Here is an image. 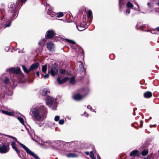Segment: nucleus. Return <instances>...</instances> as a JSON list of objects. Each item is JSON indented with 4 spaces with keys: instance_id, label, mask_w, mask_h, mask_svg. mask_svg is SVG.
Here are the masks:
<instances>
[{
    "instance_id": "1",
    "label": "nucleus",
    "mask_w": 159,
    "mask_h": 159,
    "mask_svg": "<svg viewBox=\"0 0 159 159\" xmlns=\"http://www.w3.org/2000/svg\"><path fill=\"white\" fill-rule=\"evenodd\" d=\"M47 113V108L43 105L39 104L32 109L30 114L37 119H41L46 118Z\"/></svg>"
},
{
    "instance_id": "2",
    "label": "nucleus",
    "mask_w": 159,
    "mask_h": 159,
    "mask_svg": "<svg viewBox=\"0 0 159 159\" xmlns=\"http://www.w3.org/2000/svg\"><path fill=\"white\" fill-rule=\"evenodd\" d=\"M47 105L53 110H56L57 106V100L56 98L48 97L46 100Z\"/></svg>"
},
{
    "instance_id": "3",
    "label": "nucleus",
    "mask_w": 159,
    "mask_h": 159,
    "mask_svg": "<svg viewBox=\"0 0 159 159\" xmlns=\"http://www.w3.org/2000/svg\"><path fill=\"white\" fill-rule=\"evenodd\" d=\"M8 136L12 138L13 139H15L17 141V142L23 148H24L26 151L27 153L32 156L35 157L36 159H39V157L36 155L34 154L33 152L31 151L25 145L20 143V142L17 141V139L16 138L11 136Z\"/></svg>"
},
{
    "instance_id": "4",
    "label": "nucleus",
    "mask_w": 159,
    "mask_h": 159,
    "mask_svg": "<svg viewBox=\"0 0 159 159\" xmlns=\"http://www.w3.org/2000/svg\"><path fill=\"white\" fill-rule=\"evenodd\" d=\"M9 149V146L8 144H2L0 145V152L1 153L7 152Z\"/></svg>"
},
{
    "instance_id": "5",
    "label": "nucleus",
    "mask_w": 159,
    "mask_h": 159,
    "mask_svg": "<svg viewBox=\"0 0 159 159\" xmlns=\"http://www.w3.org/2000/svg\"><path fill=\"white\" fill-rule=\"evenodd\" d=\"M7 71H9L11 73L19 74L20 70L19 68H11L7 70Z\"/></svg>"
},
{
    "instance_id": "6",
    "label": "nucleus",
    "mask_w": 159,
    "mask_h": 159,
    "mask_svg": "<svg viewBox=\"0 0 159 159\" xmlns=\"http://www.w3.org/2000/svg\"><path fill=\"white\" fill-rule=\"evenodd\" d=\"M55 34L54 30H51L47 31L46 34V37L47 38L51 39L53 37Z\"/></svg>"
},
{
    "instance_id": "7",
    "label": "nucleus",
    "mask_w": 159,
    "mask_h": 159,
    "mask_svg": "<svg viewBox=\"0 0 159 159\" xmlns=\"http://www.w3.org/2000/svg\"><path fill=\"white\" fill-rule=\"evenodd\" d=\"M55 47L54 44L51 42H48L47 44V48L50 51L54 50Z\"/></svg>"
},
{
    "instance_id": "8",
    "label": "nucleus",
    "mask_w": 159,
    "mask_h": 159,
    "mask_svg": "<svg viewBox=\"0 0 159 159\" xmlns=\"http://www.w3.org/2000/svg\"><path fill=\"white\" fill-rule=\"evenodd\" d=\"M87 93H85L84 95H80L79 94H77L75 95L73 98L74 99L78 101L82 99L86 95Z\"/></svg>"
},
{
    "instance_id": "9",
    "label": "nucleus",
    "mask_w": 159,
    "mask_h": 159,
    "mask_svg": "<svg viewBox=\"0 0 159 159\" xmlns=\"http://www.w3.org/2000/svg\"><path fill=\"white\" fill-rule=\"evenodd\" d=\"M58 68L57 67H53L51 69L50 73L52 76L57 75L58 73Z\"/></svg>"
},
{
    "instance_id": "10",
    "label": "nucleus",
    "mask_w": 159,
    "mask_h": 159,
    "mask_svg": "<svg viewBox=\"0 0 159 159\" xmlns=\"http://www.w3.org/2000/svg\"><path fill=\"white\" fill-rule=\"evenodd\" d=\"M17 5L18 4H16V5H15L14 3L11 4L10 6L9 10L11 12H13L14 13L16 10Z\"/></svg>"
},
{
    "instance_id": "11",
    "label": "nucleus",
    "mask_w": 159,
    "mask_h": 159,
    "mask_svg": "<svg viewBox=\"0 0 159 159\" xmlns=\"http://www.w3.org/2000/svg\"><path fill=\"white\" fill-rule=\"evenodd\" d=\"M68 80V78L67 77H65L61 80H60V78L58 77L57 79V81L58 83L60 84H62Z\"/></svg>"
},
{
    "instance_id": "12",
    "label": "nucleus",
    "mask_w": 159,
    "mask_h": 159,
    "mask_svg": "<svg viewBox=\"0 0 159 159\" xmlns=\"http://www.w3.org/2000/svg\"><path fill=\"white\" fill-rule=\"evenodd\" d=\"M39 65L38 63H36L32 64L29 68V70L31 71L36 69Z\"/></svg>"
},
{
    "instance_id": "13",
    "label": "nucleus",
    "mask_w": 159,
    "mask_h": 159,
    "mask_svg": "<svg viewBox=\"0 0 159 159\" xmlns=\"http://www.w3.org/2000/svg\"><path fill=\"white\" fill-rule=\"evenodd\" d=\"M139 154V151L137 150H134L132 151L130 154L131 156H138Z\"/></svg>"
},
{
    "instance_id": "14",
    "label": "nucleus",
    "mask_w": 159,
    "mask_h": 159,
    "mask_svg": "<svg viewBox=\"0 0 159 159\" xmlns=\"http://www.w3.org/2000/svg\"><path fill=\"white\" fill-rule=\"evenodd\" d=\"M11 145L13 148L19 154V151L17 150V148L16 146V143L14 141L12 142Z\"/></svg>"
},
{
    "instance_id": "15",
    "label": "nucleus",
    "mask_w": 159,
    "mask_h": 159,
    "mask_svg": "<svg viewBox=\"0 0 159 159\" xmlns=\"http://www.w3.org/2000/svg\"><path fill=\"white\" fill-rule=\"evenodd\" d=\"M152 96V93L150 92H147L144 94V96L146 98H148L151 97Z\"/></svg>"
},
{
    "instance_id": "16",
    "label": "nucleus",
    "mask_w": 159,
    "mask_h": 159,
    "mask_svg": "<svg viewBox=\"0 0 159 159\" xmlns=\"http://www.w3.org/2000/svg\"><path fill=\"white\" fill-rule=\"evenodd\" d=\"M2 112L3 114L9 116H12L14 113V112L12 111H6L2 110Z\"/></svg>"
},
{
    "instance_id": "17",
    "label": "nucleus",
    "mask_w": 159,
    "mask_h": 159,
    "mask_svg": "<svg viewBox=\"0 0 159 159\" xmlns=\"http://www.w3.org/2000/svg\"><path fill=\"white\" fill-rule=\"evenodd\" d=\"M49 91L46 89H44L41 90V93L43 96L46 95L48 93H49Z\"/></svg>"
},
{
    "instance_id": "18",
    "label": "nucleus",
    "mask_w": 159,
    "mask_h": 159,
    "mask_svg": "<svg viewBox=\"0 0 159 159\" xmlns=\"http://www.w3.org/2000/svg\"><path fill=\"white\" fill-rule=\"evenodd\" d=\"M35 122L38 125L40 126H41L42 124L43 123V122L42 120H35Z\"/></svg>"
},
{
    "instance_id": "19",
    "label": "nucleus",
    "mask_w": 159,
    "mask_h": 159,
    "mask_svg": "<svg viewBox=\"0 0 159 159\" xmlns=\"http://www.w3.org/2000/svg\"><path fill=\"white\" fill-rule=\"evenodd\" d=\"M67 157H77V156L74 153H69L67 155Z\"/></svg>"
},
{
    "instance_id": "20",
    "label": "nucleus",
    "mask_w": 159,
    "mask_h": 159,
    "mask_svg": "<svg viewBox=\"0 0 159 159\" xmlns=\"http://www.w3.org/2000/svg\"><path fill=\"white\" fill-rule=\"evenodd\" d=\"M126 7L128 8H133V5L130 2H128L126 4Z\"/></svg>"
},
{
    "instance_id": "21",
    "label": "nucleus",
    "mask_w": 159,
    "mask_h": 159,
    "mask_svg": "<svg viewBox=\"0 0 159 159\" xmlns=\"http://www.w3.org/2000/svg\"><path fill=\"white\" fill-rule=\"evenodd\" d=\"M47 66L45 65L44 66H43L42 67V71L44 73H46L47 71Z\"/></svg>"
},
{
    "instance_id": "22",
    "label": "nucleus",
    "mask_w": 159,
    "mask_h": 159,
    "mask_svg": "<svg viewBox=\"0 0 159 159\" xmlns=\"http://www.w3.org/2000/svg\"><path fill=\"white\" fill-rule=\"evenodd\" d=\"M69 83L70 84H73L75 83V78L74 77H72L70 80Z\"/></svg>"
},
{
    "instance_id": "23",
    "label": "nucleus",
    "mask_w": 159,
    "mask_h": 159,
    "mask_svg": "<svg viewBox=\"0 0 159 159\" xmlns=\"http://www.w3.org/2000/svg\"><path fill=\"white\" fill-rule=\"evenodd\" d=\"M76 27L78 30L80 31H82L85 29L84 27L81 26L80 25L78 26H76Z\"/></svg>"
},
{
    "instance_id": "24",
    "label": "nucleus",
    "mask_w": 159,
    "mask_h": 159,
    "mask_svg": "<svg viewBox=\"0 0 159 159\" xmlns=\"http://www.w3.org/2000/svg\"><path fill=\"white\" fill-rule=\"evenodd\" d=\"M124 0H119V5L120 8H121L122 6L124 4Z\"/></svg>"
},
{
    "instance_id": "25",
    "label": "nucleus",
    "mask_w": 159,
    "mask_h": 159,
    "mask_svg": "<svg viewBox=\"0 0 159 159\" xmlns=\"http://www.w3.org/2000/svg\"><path fill=\"white\" fill-rule=\"evenodd\" d=\"M87 16L89 18H91L92 17V12L90 10H89L88 11Z\"/></svg>"
},
{
    "instance_id": "26",
    "label": "nucleus",
    "mask_w": 159,
    "mask_h": 159,
    "mask_svg": "<svg viewBox=\"0 0 159 159\" xmlns=\"http://www.w3.org/2000/svg\"><path fill=\"white\" fill-rule=\"evenodd\" d=\"M80 25L81 26L84 27L85 29L88 27V26L86 25L85 23L84 22H82L80 24Z\"/></svg>"
},
{
    "instance_id": "27",
    "label": "nucleus",
    "mask_w": 159,
    "mask_h": 159,
    "mask_svg": "<svg viewBox=\"0 0 159 159\" xmlns=\"http://www.w3.org/2000/svg\"><path fill=\"white\" fill-rule=\"evenodd\" d=\"M148 153V151L147 150H144L142 152L143 156H145Z\"/></svg>"
},
{
    "instance_id": "28",
    "label": "nucleus",
    "mask_w": 159,
    "mask_h": 159,
    "mask_svg": "<svg viewBox=\"0 0 159 159\" xmlns=\"http://www.w3.org/2000/svg\"><path fill=\"white\" fill-rule=\"evenodd\" d=\"M22 67L24 71L26 73H28L30 70H29V69H28L25 66H22Z\"/></svg>"
},
{
    "instance_id": "29",
    "label": "nucleus",
    "mask_w": 159,
    "mask_h": 159,
    "mask_svg": "<svg viewBox=\"0 0 159 159\" xmlns=\"http://www.w3.org/2000/svg\"><path fill=\"white\" fill-rule=\"evenodd\" d=\"M89 155L90 157L92 159H95L93 154V152L92 151H91Z\"/></svg>"
},
{
    "instance_id": "30",
    "label": "nucleus",
    "mask_w": 159,
    "mask_h": 159,
    "mask_svg": "<svg viewBox=\"0 0 159 159\" xmlns=\"http://www.w3.org/2000/svg\"><path fill=\"white\" fill-rule=\"evenodd\" d=\"M57 122H58L59 124L60 125L63 124L64 122V120H55Z\"/></svg>"
},
{
    "instance_id": "31",
    "label": "nucleus",
    "mask_w": 159,
    "mask_h": 159,
    "mask_svg": "<svg viewBox=\"0 0 159 159\" xmlns=\"http://www.w3.org/2000/svg\"><path fill=\"white\" fill-rule=\"evenodd\" d=\"M20 122L23 125L26 126V123L25 122V120H19Z\"/></svg>"
},
{
    "instance_id": "32",
    "label": "nucleus",
    "mask_w": 159,
    "mask_h": 159,
    "mask_svg": "<svg viewBox=\"0 0 159 159\" xmlns=\"http://www.w3.org/2000/svg\"><path fill=\"white\" fill-rule=\"evenodd\" d=\"M63 15V14L62 12H60L57 13V17H60L62 16Z\"/></svg>"
},
{
    "instance_id": "33",
    "label": "nucleus",
    "mask_w": 159,
    "mask_h": 159,
    "mask_svg": "<svg viewBox=\"0 0 159 159\" xmlns=\"http://www.w3.org/2000/svg\"><path fill=\"white\" fill-rule=\"evenodd\" d=\"M130 9H127L126 11L125 12V15H127L130 13Z\"/></svg>"
},
{
    "instance_id": "34",
    "label": "nucleus",
    "mask_w": 159,
    "mask_h": 159,
    "mask_svg": "<svg viewBox=\"0 0 159 159\" xmlns=\"http://www.w3.org/2000/svg\"><path fill=\"white\" fill-rule=\"evenodd\" d=\"M65 40L67 42H68L69 43H71L72 44H75V42L72 40H69L68 39H65Z\"/></svg>"
},
{
    "instance_id": "35",
    "label": "nucleus",
    "mask_w": 159,
    "mask_h": 159,
    "mask_svg": "<svg viewBox=\"0 0 159 159\" xmlns=\"http://www.w3.org/2000/svg\"><path fill=\"white\" fill-rule=\"evenodd\" d=\"M44 39H42L40 40L39 42V44L40 46L42 45L44 43Z\"/></svg>"
},
{
    "instance_id": "36",
    "label": "nucleus",
    "mask_w": 159,
    "mask_h": 159,
    "mask_svg": "<svg viewBox=\"0 0 159 159\" xmlns=\"http://www.w3.org/2000/svg\"><path fill=\"white\" fill-rule=\"evenodd\" d=\"M9 79L8 78H6L5 80H4V83L5 84H7L8 83V82H9Z\"/></svg>"
},
{
    "instance_id": "37",
    "label": "nucleus",
    "mask_w": 159,
    "mask_h": 159,
    "mask_svg": "<svg viewBox=\"0 0 159 159\" xmlns=\"http://www.w3.org/2000/svg\"><path fill=\"white\" fill-rule=\"evenodd\" d=\"M56 14L55 13L53 12H51L49 15H50L51 17H54L56 15Z\"/></svg>"
},
{
    "instance_id": "38",
    "label": "nucleus",
    "mask_w": 159,
    "mask_h": 159,
    "mask_svg": "<svg viewBox=\"0 0 159 159\" xmlns=\"http://www.w3.org/2000/svg\"><path fill=\"white\" fill-rule=\"evenodd\" d=\"M71 118H72L71 117V116H66V117L64 118L65 119H71Z\"/></svg>"
},
{
    "instance_id": "39",
    "label": "nucleus",
    "mask_w": 159,
    "mask_h": 159,
    "mask_svg": "<svg viewBox=\"0 0 159 159\" xmlns=\"http://www.w3.org/2000/svg\"><path fill=\"white\" fill-rule=\"evenodd\" d=\"M21 116H22V117H18L17 118L18 119L21 120V119H24V118H25V117L23 115H21Z\"/></svg>"
},
{
    "instance_id": "40",
    "label": "nucleus",
    "mask_w": 159,
    "mask_h": 159,
    "mask_svg": "<svg viewBox=\"0 0 159 159\" xmlns=\"http://www.w3.org/2000/svg\"><path fill=\"white\" fill-rule=\"evenodd\" d=\"M65 72H66V71H65V70H63V69L61 70V73L63 74H65Z\"/></svg>"
},
{
    "instance_id": "41",
    "label": "nucleus",
    "mask_w": 159,
    "mask_h": 159,
    "mask_svg": "<svg viewBox=\"0 0 159 159\" xmlns=\"http://www.w3.org/2000/svg\"><path fill=\"white\" fill-rule=\"evenodd\" d=\"M87 108L88 109H90L91 110L93 111H94V110L92 109L91 107L90 106V105H88L87 106Z\"/></svg>"
},
{
    "instance_id": "42",
    "label": "nucleus",
    "mask_w": 159,
    "mask_h": 159,
    "mask_svg": "<svg viewBox=\"0 0 159 159\" xmlns=\"http://www.w3.org/2000/svg\"><path fill=\"white\" fill-rule=\"evenodd\" d=\"M51 12H52L51 11V10L50 9H48V11H47V13L50 15V13Z\"/></svg>"
},
{
    "instance_id": "43",
    "label": "nucleus",
    "mask_w": 159,
    "mask_h": 159,
    "mask_svg": "<svg viewBox=\"0 0 159 159\" xmlns=\"http://www.w3.org/2000/svg\"><path fill=\"white\" fill-rule=\"evenodd\" d=\"M49 77V75L48 74H46L43 76L44 79H46L48 78Z\"/></svg>"
},
{
    "instance_id": "44",
    "label": "nucleus",
    "mask_w": 159,
    "mask_h": 159,
    "mask_svg": "<svg viewBox=\"0 0 159 159\" xmlns=\"http://www.w3.org/2000/svg\"><path fill=\"white\" fill-rule=\"evenodd\" d=\"M60 118V117L59 116H55L54 119H59Z\"/></svg>"
},
{
    "instance_id": "45",
    "label": "nucleus",
    "mask_w": 159,
    "mask_h": 159,
    "mask_svg": "<svg viewBox=\"0 0 159 159\" xmlns=\"http://www.w3.org/2000/svg\"><path fill=\"white\" fill-rule=\"evenodd\" d=\"M19 2H25L26 1V0H19Z\"/></svg>"
},
{
    "instance_id": "46",
    "label": "nucleus",
    "mask_w": 159,
    "mask_h": 159,
    "mask_svg": "<svg viewBox=\"0 0 159 159\" xmlns=\"http://www.w3.org/2000/svg\"><path fill=\"white\" fill-rule=\"evenodd\" d=\"M10 25H11V23H9V24H8L7 25H5V27H9Z\"/></svg>"
},
{
    "instance_id": "47",
    "label": "nucleus",
    "mask_w": 159,
    "mask_h": 159,
    "mask_svg": "<svg viewBox=\"0 0 159 159\" xmlns=\"http://www.w3.org/2000/svg\"><path fill=\"white\" fill-rule=\"evenodd\" d=\"M156 124H154L153 125H150V127H156Z\"/></svg>"
},
{
    "instance_id": "48",
    "label": "nucleus",
    "mask_w": 159,
    "mask_h": 159,
    "mask_svg": "<svg viewBox=\"0 0 159 159\" xmlns=\"http://www.w3.org/2000/svg\"><path fill=\"white\" fill-rule=\"evenodd\" d=\"M79 62L80 63V67L81 68H83V65L82 64V63H81V62L80 61Z\"/></svg>"
},
{
    "instance_id": "49",
    "label": "nucleus",
    "mask_w": 159,
    "mask_h": 159,
    "mask_svg": "<svg viewBox=\"0 0 159 159\" xmlns=\"http://www.w3.org/2000/svg\"><path fill=\"white\" fill-rule=\"evenodd\" d=\"M151 156H148L146 158H145L144 159H150Z\"/></svg>"
},
{
    "instance_id": "50",
    "label": "nucleus",
    "mask_w": 159,
    "mask_h": 159,
    "mask_svg": "<svg viewBox=\"0 0 159 159\" xmlns=\"http://www.w3.org/2000/svg\"><path fill=\"white\" fill-rule=\"evenodd\" d=\"M85 153L86 155H88L89 154H90L89 152H85Z\"/></svg>"
},
{
    "instance_id": "51",
    "label": "nucleus",
    "mask_w": 159,
    "mask_h": 159,
    "mask_svg": "<svg viewBox=\"0 0 159 159\" xmlns=\"http://www.w3.org/2000/svg\"><path fill=\"white\" fill-rule=\"evenodd\" d=\"M140 123H141V125H140V127H142V124L143 123V122H142V120L140 121Z\"/></svg>"
},
{
    "instance_id": "52",
    "label": "nucleus",
    "mask_w": 159,
    "mask_h": 159,
    "mask_svg": "<svg viewBox=\"0 0 159 159\" xmlns=\"http://www.w3.org/2000/svg\"><path fill=\"white\" fill-rule=\"evenodd\" d=\"M36 74L38 76H39V72H37L36 73Z\"/></svg>"
},
{
    "instance_id": "53",
    "label": "nucleus",
    "mask_w": 159,
    "mask_h": 159,
    "mask_svg": "<svg viewBox=\"0 0 159 159\" xmlns=\"http://www.w3.org/2000/svg\"><path fill=\"white\" fill-rule=\"evenodd\" d=\"M156 11L157 12H159V8H158L156 10Z\"/></svg>"
},
{
    "instance_id": "54",
    "label": "nucleus",
    "mask_w": 159,
    "mask_h": 159,
    "mask_svg": "<svg viewBox=\"0 0 159 159\" xmlns=\"http://www.w3.org/2000/svg\"><path fill=\"white\" fill-rule=\"evenodd\" d=\"M97 158L98 159H101L100 156L99 155H97Z\"/></svg>"
},
{
    "instance_id": "55",
    "label": "nucleus",
    "mask_w": 159,
    "mask_h": 159,
    "mask_svg": "<svg viewBox=\"0 0 159 159\" xmlns=\"http://www.w3.org/2000/svg\"><path fill=\"white\" fill-rule=\"evenodd\" d=\"M148 4V5L149 7H151V5H151V4H150V3H149V2L148 3V4Z\"/></svg>"
},
{
    "instance_id": "56",
    "label": "nucleus",
    "mask_w": 159,
    "mask_h": 159,
    "mask_svg": "<svg viewBox=\"0 0 159 159\" xmlns=\"http://www.w3.org/2000/svg\"><path fill=\"white\" fill-rule=\"evenodd\" d=\"M135 4H136V5L138 7V9H139V5H138V4L137 3L135 2Z\"/></svg>"
},
{
    "instance_id": "57",
    "label": "nucleus",
    "mask_w": 159,
    "mask_h": 159,
    "mask_svg": "<svg viewBox=\"0 0 159 159\" xmlns=\"http://www.w3.org/2000/svg\"><path fill=\"white\" fill-rule=\"evenodd\" d=\"M84 115H85V116H88V115L86 113V112H85L84 113Z\"/></svg>"
},
{
    "instance_id": "58",
    "label": "nucleus",
    "mask_w": 159,
    "mask_h": 159,
    "mask_svg": "<svg viewBox=\"0 0 159 159\" xmlns=\"http://www.w3.org/2000/svg\"><path fill=\"white\" fill-rule=\"evenodd\" d=\"M3 136V135L2 134H0V138L2 137Z\"/></svg>"
},
{
    "instance_id": "59",
    "label": "nucleus",
    "mask_w": 159,
    "mask_h": 159,
    "mask_svg": "<svg viewBox=\"0 0 159 159\" xmlns=\"http://www.w3.org/2000/svg\"><path fill=\"white\" fill-rule=\"evenodd\" d=\"M14 14H15V15L13 17V18H16V14H15V13H14Z\"/></svg>"
},
{
    "instance_id": "60",
    "label": "nucleus",
    "mask_w": 159,
    "mask_h": 159,
    "mask_svg": "<svg viewBox=\"0 0 159 159\" xmlns=\"http://www.w3.org/2000/svg\"><path fill=\"white\" fill-rule=\"evenodd\" d=\"M157 31H159V27L157 28Z\"/></svg>"
},
{
    "instance_id": "61",
    "label": "nucleus",
    "mask_w": 159,
    "mask_h": 159,
    "mask_svg": "<svg viewBox=\"0 0 159 159\" xmlns=\"http://www.w3.org/2000/svg\"><path fill=\"white\" fill-rule=\"evenodd\" d=\"M22 159H26V158H22Z\"/></svg>"
},
{
    "instance_id": "62",
    "label": "nucleus",
    "mask_w": 159,
    "mask_h": 159,
    "mask_svg": "<svg viewBox=\"0 0 159 159\" xmlns=\"http://www.w3.org/2000/svg\"><path fill=\"white\" fill-rule=\"evenodd\" d=\"M22 76H23V74H22Z\"/></svg>"
},
{
    "instance_id": "63",
    "label": "nucleus",
    "mask_w": 159,
    "mask_h": 159,
    "mask_svg": "<svg viewBox=\"0 0 159 159\" xmlns=\"http://www.w3.org/2000/svg\"><path fill=\"white\" fill-rule=\"evenodd\" d=\"M22 76H23V74H22Z\"/></svg>"
},
{
    "instance_id": "64",
    "label": "nucleus",
    "mask_w": 159,
    "mask_h": 159,
    "mask_svg": "<svg viewBox=\"0 0 159 159\" xmlns=\"http://www.w3.org/2000/svg\"><path fill=\"white\" fill-rule=\"evenodd\" d=\"M22 76H23V74H22Z\"/></svg>"
}]
</instances>
